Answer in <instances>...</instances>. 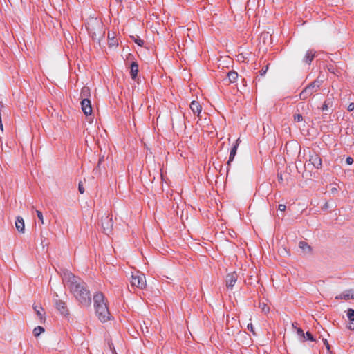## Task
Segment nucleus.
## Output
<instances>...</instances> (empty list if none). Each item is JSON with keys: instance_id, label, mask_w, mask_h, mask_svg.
<instances>
[{"instance_id": "obj_7", "label": "nucleus", "mask_w": 354, "mask_h": 354, "mask_svg": "<svg viewBox=\"0 0 354 354\" xmlns=\"http://www.w3.org/2000/svg\"><path fill=\"white\" fill-rule=\"evenodd\" d=\"M82 111L86 115H91L92 113V107L91 101L87 98H84L81 102Z\"/></svg>"}, {"instance_id": "obj_12", "label": "nucleus", "mask_w": 354, "mask_h": 354, "mask_svg": "<svg viewBox=\"0 0 354 354\" xmlns=\"http://www.w3.org/2000/svg\"><path fill=\"white\" fill-rule=\"evenodd\" d=\"M56 307L61 314L64 315H68V309L66 306L65 302H64L63 301H57L56 302Z\"/></svg>"}, {"instance_id": "obj_20", "label": "nucleus", "mask_w": 354, "mask_h": 354, "mask_svg": "<svg viewBox=\"0 0 354 354\" xmlns=\"http://www.w3.org/2000/svg\"><path fill=\"white\" fill-rule=\"evenodd\" d=\"M297 334L299 337V339L301 342H305L306 336L304 330L301 328H297Z\"/></svg>"}, {"instance_id": "obj_42", "label": "nucleus", "mask_w": 354, "mask_h": 354, "mask_svg": "<svg viewBox=\"0 0 354 354\" xmlns=\"http://www.w3.org/2000/svg\"><path fill=\"white\" fill-rule=\"evenodd\" d=\"M102 159H100L99 162H98V164H97V167H100V163L102 162Z\"/></svg>"}, {"instance_id": "obj_33", "label": "nucleus", "mask_w": 354, "mask_h": 354, "mask_svg": "<svg viewBox=\"0 0 354 354\" xmlns=\"http://www.w3.org/2000/svg\"><path fill=\"white\" fill-rule=\"evenodd\" d=\"M348 328L351 330H354V321H350V323L348 325Z\"/></svg>"}, {"instance_id": "obj_14", "label": "nucleus", "mask_w": 354, "mask_h": 354, "mask_svg": "<svg viewBox=\"0 0 354 354\" xmlns=\"http://www.w3.org/2000/svg\"><path fill=\"white\" fill-rule=\"evenodd\" d=\"M190 109H192V111H193V113L194 114H198L199 115L201 112V104H199L198 102H196V101H192L190 104Z\"/></svg>"}, {"instance_id": "obj_28", "label": "nucleus", "mask_w": 354, "mask_h": 354, "mask_svg": "<svg viewBox=\"0 0 354 354\" xmlns=\"http://www.w3.org/2000/svg\"><path fill=\"white\" fill-rule=\"evenodd\" d=\"M135 42H136L138 45H139L140 46H143V44H144V41H143V40H142V39H140V38H137V39H135Z\"/></svg>"}, {"instance_id": "obj_39", "label": "nucleus", "mask_w": 354, "mask_h": 354, "mask_svg": "<svg viewBox=\"0 0 354 354\" xmlns=\"http://www.w3.org/2000/svg\"><path fill=\"white\" fill-rule=\"evenodd\" d=\"M292 328H295L296 330H297V328H299L297 322H293L292 324Z\"/></svg>"}, {"instance_id": "obj_9", "label": "nucleus", "mask_w": 354, "mask_h": 354, "mask_svg": "<svg viewBox=\"0 0 354 354\" xmlns=\"http://www.w3.org/2000/svg\"><path fill=\"white\" fill-rule=\"evenodd\" d=\"M336 299H354V290L350 289L345 290L340 295L335 297Z\"/></svg>"}, {"instance_id": "obj_13", "label": "nucleus", "mask_w": 354, "mask_h": 354, "mask_svg": "<svg viewBox=\"0 0 354 354\" xmlns=\"http://www.w3.org/2000/svg\"><path fill=\"white\" fill-rule=\"evenodd\" d=\"M15 226L17 230L21 233L24 232V221L22 217L18 216L17 217L16 221H15Z\"/></svg>"}, {"instance_id": "obj_8", "label": "nucleus", "mask_w": 354, "mask_h": 354, "mask_svg": "<svg viewBox=\"0 0 354 354\" xmlns=\"http://www.w3.org/2000/svg\"><path fill=\"white\" fill-rule=\"evenodd\" d=\"M238 279V275L235 272H233L230 274H228L226 276V285L228 288H232Z\"/></svg>"}, {"instance_id": "obj_27", "label": "nucleus", "mask_w": 354, "mask_h": 354, "mask_svg": "<svg viewBox=\"0 0 354 354\" xmlns=\"http://www.w3.org/2000/svg\"><path fill=\"white\" fill-rule=\"evenodd\" d=\"M305 336H306V339L310 340L311 342L315 341L313 336L312 335V334L310 332H306V333L305 334Z\"/></svg>"}, {"instance_id": "obj_25", "label": "nucleus", "mask_w": 354, "mask_h": 354, "mask_svg": "<svg viewBox=\"0 0 354 354\" xmlns=\"http://www.w3.org/2000/svg\"><path fill=\"white\" fill-rule=\"evenodd\" d=\"M36 214H37V217L39 219L41 223L44 224V216H43L42 212L39 210H37Z\"/></svg>"}, {"instance_id": "obj_23", "label": "nucleus", "mask_w": 354, "mask_h": 354, "mask_svg": "<svg viewBox=\"0 0 354 354\" xmlns=\"http://www.w3.org/2000/svg\"><path fill=\"white\" fill-rule=\"evenodd\" d=\"M347 317L350 321H354V310L349 308L347 310Z\"/></svg>"}, {"instance_id": "obj_4", "label": "nucleus", "mask_w": 354, "mask_h": 354, "mask_svg": "<svg viewBox=\"0 0 354 354\" xmlns=\"http://www.w3.org/2000/svg\"><path fill=\"white\" fill-rule=\"evenodd\" d=\"M102 23L96 19L91 20L86 26L87 30L93 39H95L97 35H102Z\"/></svg>"}, {"instance_id": "obj_22", "label": "nucleus", "mask_w": 354, "mask_h": 354, "mask_svg": "<svg viewBox=\"0 0 354 354\" xmlns=\"http://www.w3.org/2000/svg\"><path fill=\"white\" fill-rule=\"evenodd\" d=\"M44 331V329L43 327L41 326H37L36 328H35L34 330H33V333H34V335L35 337H37L39 336L41 333H43Z\"/></svg>"}, {"instance_id": "obj_24", "label": "nucleus", "mask_w": 354, "mask_h": 354, "mask_svg": "<svg viewBox=\"0 0 354 354\" xmlns=\"http://www.w3.org/2000/svg\"><path fill=\"white\" fill-rule=\"evenodd\" d=\"M304 119L302 115L299 114V113H297V114H295L294 115V121L295 122H301Z\"/></svg>"}, {"instance_id": "obj_41", "label": "nucleus", "mask_w": 354, "mask_h": 354, "mask_svg": "<svg viewBox=\"0 0 354 354\" xmlns=\"http://www.w3.org/2000/svg\"><path fill=\"white\" fill-rule=\"evenodd\" d=\"M0 129H1V130H3V124H2L1 118H0Z\"/></svg>"}, {"instance_id": "obj_35", "label": "nucleus", "mask_w": 354, "mask_h": 354, "mask_svg": "<svg viewBox=\"0 0 354 354\" xmlns=\"http://www.w3.org/2000/svg\"><path fill=\"white\" fill-rule=\"evenodd\" d=\"M41 245L43 246V248H44L45 246L48 245V243L45 241V239L43 237L42 235H41Z\"/></svg>"}, {"instance_id": "obj_17", "label": "nucleus", "mask_w": 354, "mask_h": 354, "mask_svg": "<svg viewBox=\"0 0 354 354\" xmlns=\"http://www.w3.org/2000/svg\"><path fill=\"white\" fill-rule=\"evenodd\" d=\"M299 248L305 253H310L311 247L305 241H300L299 243Z\"/></svg>"}, {"instance_id": "obj_38", "label": "nucleus", "mask_w": 354, "mask_h": 354, "mask_svg": "<svg viewBox=\"0 0 354 354\" xmlns=\"http://www.w3.org/2000/svg\"><path fill=\"white\" fill-rule=\"evenodd\" d=\"M324 344H325L327 350H330V345L326 339H324Z\"/></svg>"}, {"instance_id": "obj_40", "label": "nucleus", "mask_w": 354, "mask_h": 354, "mask_svg": "<svg viewBox=\"0 0 354 354\" xmlns=\"http://www.w3.org/2000/svg\"><path fill=\"white\" fill-rule=\"evenodd\" d=\"M278 180L279 182H281L283 180V178H282V175L281 174H278Z\"/></svg>"}, {"instance_id": "obj_15", "label": "nucleus", "mask_w": 354, "mask_h": 354, "mask_svg": "<svg viewBox=\"0 0 354 354\" xmlns=\"http://www.w3.org/2000/svg\"><path fill=\"white\" fill-rule=\"evenodd\" d=\"M315 56V51L309 50L306 52V55L304 58V62L308 64H310Z\"/></svg>"}, {"instance_id": "obj_19", "label": "nucleus", "mask_w": 354, "mask_h": 354, "mask_svg": "<svg viewBox=\"0 0 354 354\" xmlns=\"http://www.w3.org/2000/svg\"><path fill=\"white\" fill-rule=\"evenodd\" d=\"M227 77L230 82H234L238 78V73L234 71H231L227 73Z\"/></svg>"}, {"instance_id": "obj_18", "label": "nucleus", "mask_w": 354, "mask_h": 354, "mask_svg": "<svg viewBox=\"0 0 354 354\" xmlns=\"http://www.w3.org/2000/svg\"><path fill=\"white\" fill-rule=\"evenodd\" d=\"M37 315L38 316L39 319L41 320V321H43L44 319V313H43V308L41 307H38L37 306H35L33 307Z\"/></svg>"}, {"instance_id": "obj_16", "label": "nucleus", "mask_w": 354, "mask_h": 354, "mask_svg": "<svg viewBox=\"0 0 354 354\" xmlns=\"http://www.w3.org/2000/svg\"><path fill=\"white\" fill-rule=\"evenodd\" d=\"M138 64L133 62H132L131 65V71H130V73H131V76L132 77V79H136V77H137V75H138Z\"/></svg>"}, {"instance_id": "obj_1", "label": "nucleus", "mask_w": 354, "mask_h": 354, "mask_svg": "<svg viewBox=\"0 0 354 354\" xmlns=\"http://www.w3.org/2000/svg\"><path fill=\"white\" fill-rule=\"evenodd\" d=\"M62 280L82 306L87 307L91 305V296L90 291L83 281L67 270L63 272Z\"/></svg>"}, {"instance_id": "obj_37", "label": "nucleus", "mask_w": 354, "mask_h": 354, "mask_svg": "<svg viewBox=\"0 0 354 354\" xmlns=\"http://www.w3.org/2000/svg\"><path fill=\"white\" fill-rule=\"evenodd\" d=\"M261 308H262L263 311H264L265 313H266L269 310V308L268 306H266V305L265 304H263L262 305Z\"/></svg>"}, {"instance_id": "obj_26", "label": "nucleus", "mask_w": 354, "mask_h": 354, "mask_svg": "<svg viewBox=\"0 0 354 354\" xmlns=\"http://www.w3.org/2000/svg\"><path fill=\"white\" fill-rule=\"evenodd\" d=\"M331 104V102L329 100H326L322 107V111H326L328 110L329 105Z\"/></svg>"}, {"instance_id": "obj_3", "label": "nucleus", "mask_w": 354, "mask_h": 354, "mask_svg": "<svg viewBox=\"0 0 354 354\" xmlns=\"http://www.w3.org/2000/svg\"><path fill=\"white\" fill-rule=\"evenodd\" d=\"M322 81L315 80L308 84L300 93V100H306L310 97L313 96L315 93H317L319 90Z\"/></svg>"}, {"instance_id": "obj_29", "label": "nucleus", "mask_w": 354, "mask_h": 354, "mask_svg": "<svg viewBox=\"0 0 354 354\" xmlns=\"http://www.w3.org/2000/svg\"><path fill=\"white\" fill-rule=\"evenodd\" d=\"M268 69V66H266V67H263V68L260 71V75H264L267 73Z\"/></svg>"}, {"instance_id": "obj_11", "label": "nucleus", "mask_w": 354, "mask_h": 354, "mask_svg": "<svg viewBox=\"0 0 354 354\" xmlns=\"http://www.w3.org/2000/svg\"><path fill=\"white\" fill-rule=\"evenodd\" d=\"M239 145V138L236 140V142L234 143V146L231 149L229 160L227 162V165H230L231 162L233 161L237 151V149Z\"/></svg>"}, {"instance_id": "obj_2", "label": "nucleus", "mask_w": 354, "mask_h": 354, "mask_svg": "<svg viewBox=\"0 0 354 354\" xmlns=\"http://www.w3.org/2000/svg\"><path fill=\"white\" fill-rule=\"evenodd\" d=\"M94 307L98 319L102 322H105L110 319V313L105 302L104 296L102 292H97L94 297Z\"/></svg>"}, {"instance_id": "obj_31", "label": "nucleus", "mask_w": 354, "mask_h": 354, "mask_svg": "<svg viewBox=\"0 0 354 354\" xmlns=\"http://www.w3.org/2000/svg\"><path fill=\"white\" fill-rule=\"evenodd\" d=\"M78 189H79V192H80V194H84V189L83 185L81 182L79 183Z\"/></svg>"}, {"instance_id": "obj_32", "label": "nucleus", "mask_w": 354, "mask_h": 354, "mask_svg": "<svg viewBox=\"0 0 354 354\" xmlns=\"http://www.w3.org/2000/svg\"><path fill=\"white\" fill-rule=\"evenodd\" d=\"M278 209L281 212H284L286 209V206L284 204L279 205Z\"/></svg>"}, {"instance_id": "obj_30", "label": "nucleus", "mask_w": 354, "mask_h": 354, "mask_svg": "<svg viewBox=\"0 0 354 354\" xmlns=\"http://www.w3.org/2000/svg\"><path fill=\"white\" fill-rule=\"evenodd\" d=\"M247 328H248V329L250 332H252V333H253V335H255V333H254V327H253V325H252L251 323H250V324H248Z\"/></svg>"}, {"instance_id": "obj_6", "label": "nucleus", "mask_w": 354, "mask_h": 354, "mask_svg": "<svg viewBox=\"0 0 354 354\" xmlns=\"http://www.w3.org/2000/svg\"><path fill=\"white\" fill-rule=\"evenodd\" d=\"M112 220L108 216H105L102 219V227L105 234H108L112 228Z\"/></svg>"}, {"instance_id": "obj_5", "label": "nucleus", "mask_w": 354, "mask_h": 354, "mask_svg": "<svg viewBox=\"0 0 354 354\" xmlns=\"http://www.w3.org/2000/svg\"><path fill=\"white\" fill-rule=\"evenodd\" d=\"M131 283L133 286H136L140 289H143L146 286V279L145 275L137 271L131 275Z\"/></svg>"}, {"instance_id": "obj_34", "label": "nucleus", "mask_w": 354, "mask_h": 354, "mask_svg": "<svg viewBox=\"0 0 354 354\" xmlns=\"http://www.w3.org/2000/svg\"><path fill=\"white\" fill-rule=\"evenodd\" d=\"M348 111H352L354 110V103H350L347 108Z\"/></svg>"}, {"instance_id": "obj_36", "label": "nucleus", "mask_w": 354, "mask_h": 354, "mask_svg": "<svg viewBox=\"0 0 354 354\" xmlns=\"http://www.w3.org/2000/svg\"><path fill=\"white\" fill-rule=\"evenodd\" d=\"M346 162L348 165H352L353 162V159L351 157H348L346 160Z\"/></svg>"}, {"instance_id": "obj_21", "label": "nucleus", "mask_w": 354, "mask_h": 354, "mask_svg": "<svg viewBox=\"0 0 354 354\" xmlns=\"http://www.w3.org/2000/svg\"><path fill=\"white\" fill-rule=\"evenodd\" d=\"M89 93H90V90H89L88 87L84 86L81 91V93H80L81 97H87L89 95Z\"/></svg>"}, {"instance_id": "obj_10", "label": "nucleus", "mask_w": 354, "mask_h": 354, "mask_svg": "<svg viewBox=\"0 0 354 354\" xmlns=\"http://www.w3.org/2000/svg\"><path fill=\"white\" fill-rule=\"evenodd\" d=\"M309 161L314 166V167L317 169L321 168L322 162L321 158L317 154L315 153L311 154Z\"/></svg>"}]
</instances>
